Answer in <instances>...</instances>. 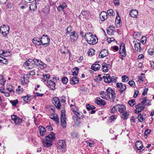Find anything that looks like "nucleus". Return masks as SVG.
<instances>
[{
    "label": "nucleus",
    "mask_w": 154,
    "mask_h": 154,
    "mask_svg": "<svg viewBox=\"0 0 154 154\" xmlns=\"http://www.w3.org/2000/svg\"><path fill=\"white\" fill-rule=\"evenodd\" d=\"M55 139L54 133L51 132L50 134L45 136L42 139V142L43 146L47 147L51 146L52 145V142Z\"/></svg>",
    "instance_id": "f257e3e1"
},
{
    "label": "nucleus",
    "mask_w": 154,
    "mask_h": 154,
    "mask_svg": "<svg viewBox=\"0 0 154 154\" xmlns=\"http://www.w3.org/2000/svg\"><path fill=\"white\" fill-rule=\"evenodd\" d=\"M107 95L106 94L104 95H101L100 97L104 99H106L107 97L109 96V99L111 102H113L115 100L116 97V94L115 93V91L113 90L111 88H108L106 90Z\"/></svg>",
    "instance_id": "f03ea898"
},
{
    "label": "nucleus",
    "mask_w": 154,
    "mask_h": 154,
    "mask_svg": "<svg viewBox=\"0 0 154 154\" xmlns=\"http://www.w3.org/2000/svg\"><path fill=\"white\" fill-rule=\"evenodd\" d=\"M84 38L90 45H94L98 41L96 36L91 33H86L84 36Z\"/></svg>",
    "instance_id": "7ed1b4c3"
},
{
    "label": "nucleus",
    "mask_w": 154,
    "mask_h": 154,
    "mask_svg": "<svg viewBox=\"0 0 154 154\" xmlns=\"http://www.w3.org/2000/svg\"><path fill=\"white\" fill-rule=\"evenodd\" d=\"M103 78L104 79V82L107 83H109L110 82H116V78L115 77L113 76L110 78L109 74H106L103 76Z\"/></svg>",
    "instance_id": "20e7f679"
},
{
    "label": "nucleus",
    "mask_w": 154,
    "mask_h": 154,
    "mask_svg": "<svg viewBox=\"0 0 154 154\" xmlns=\"http://www.w3.org/2000/svg\"><path fill=\"white\" fill-rule=\"evenodd\" d=\"M45 39V36H43V35L40 38H34L33 39L32 42L33 44L35 45L39 46L42 44H43V41Z\"/></svg>",
    "instance_id": "39448f33"
},
{
    "label": "nucleus",
    "mask_w": 154,
    "mask_h": 154,
    "mask_svg": "<svg viewBox=\"0 0 154 154\" xmlns=\"http://www.w3.org/2000/svg\"><path fill=\"white\" fill-rule=\"evenodd\" d=\"M9 27L8 26L4 25L0 27V32L3 35L6 36L9 33Z\"/></svg>",
    "instance_id": "423d86ee"
},
{
    "label": "nucleus",
    "mask_w": 154,
    "mask_h": 154,
    "mask_svg": "<svg viewBox=\"0 0 154 154\" xmlns=\"http://www.w3.org/2000/svg\"><path fill=\"white\" fill-rule=\"evenodd\" d=\"M34 65H36L37 66H38L41 69L44 68L46 66V65L41 61L36 59L33 60Z\"/></svg>",
    "instance_id": "0eeeda50"
},
{
    "label": "nucleus",
    "mask_w": 154,
    "mask_h": 154,
    "mask_svg": "<svg viewBox=\"0 0 154 154\" xmlns=\"http://www.w3.org/2000/svg\"><path fill=\"white\" fill-rule=\"evenodd\" d=\"M63 110H62L61 117V125L63 128L66 127V116L64 112H63Z\"/></svg>",
    "instance_id": "6e6552de"
},
{
    "label": "nucleus",
    "mask_w": 154,
    "mask_h": 154,
    "mask_svg": "<svg viewBox=\"0 0 154 154\" xmlns=\"http://www.w3.org/2000/svg\"><path fill=\"white\" fill-rule=\"evenodd\" d=\"M52 102L54 104L58 109L60 108L61 105L59 98L57 97H54L52 100Z\"/></svg>",
    "instance_id": "1a4fd4ad"
},
{
    "label": "nucleus",
    "mask_w": 154,
    "mask_h": 154,
    "mask_svg": "<svg viewBox=\"0 0 154 154\" xmlns=\"http://www.w3.org/2000/svg\"><path fill=\"white\" fill-rule=\"evenodd\" d=\"M66 144L64 140H60L57 142V148L58 149H62L66 148Z\"/></svg>",
    "instance_id": "9d476101"
},
{
    "label": "nucleus",
    "mask_w": 154,
    "mask_h": 154,
    "mask_svg": "<svg viewBox=\"0 0 154 154\" xmlns=\"http://www.w3.org/2000/svg\"><path fill=\"white\" fill-rule=\"evenodd\" d=\"M136 149L137 150L142 152L145 149V147L143 146L142 142L141 141H137L135 144Z\"/></svg>",
    "instance_id": "9b49d317"
},
{
    "label": "nucleus",
    "mask_w": 154,
    "mask_h": 154,
    "mask_svg": "<svg viewBox=\"0 0 154 154\" xmlns=\"http://www.w3.org/2000/svg\"><path fill=\"white\" fill-rule=\"evenodd\" d=\"M11 117L12 119L14 121L16 125H19L22 122V119L16 115H13L11 116Z\"/></svg>",
    "instance_id": "f8f14e48"
},
{
    "label": "nucleus",
    "mask_w": 154,
    "mask_h": 154,
    "mask_svg": "<svg viewBox=\"0 0 154 154\" xmlns=\"http://www.w3.org/2000/svg\"><path fill=\"white\" fill-rule=\"evenodd\" d=\"M119 54L124 57H125L126 55L125 44L124 43H122L120 46Z\"/></svg>",
    "instance_id": "ddd939ff"
},
{
    "label": "nucleus",
    "mask_w": 154,
    "mask_h": 154,
    "mask_svg": "<svg viewBox=\"0 0 154 154\" xmlns=\"http://www.w3.org/2000/svg\"><path fill=\"white\" fill-rule=\"evenodd\" d=\"M21 78H22L21 82L22 85H24L25 84H27L29 82L28 74L24 75L22 77H21Z\"/></svg>",
    "instance_id": "4468645a"
},
{
    "label": "nucleus",
    "mask_w": 154,
    "mask_h": 154,
    "mask_svg": "<svg viewBox=\"0 0 154 154\" xmlns=\"http://www.w3.org/2000/svg\"><path fill=\"white\" fill-rule=\"evenodd\" d=\"M70 38L71 41L74 42L76 40L78 37V34L75 31L72 32L70 33Z\"/></svg>",
    "instance_id": "2eb2a0df"
},
{
    "label": "nucleus",
    "mask_w": 154,
    "mask_h": 154,
    "mask_svg": "<svg viewBox=\"0 0 154 154\" xmlns=\"http://www.w3.org/2000/svg\"><path fill=\"white\" fill-rule=\"evenodd\" d=\"M117 87L118 88H120L119 90L120 93H122L126 88V86L125 85H122V83H118L116 84Z\"/></svg>",
    "instance_id": "dca6fc26"
},
{
    "label": "nucleus",
    "mask_w": 154,
    "mask_h": 154,
    "mask_svg": "<svg viewBox=\"0 0 154 154\" xmlns=\"http://www.w3.org/2000/svg\"><path fill=\"white\" fill-rule=\"evenodd\" d=\"M108 17L109 15H107V13L105 11L101 12L100 14V18L102 21H103L105 20Z\"/></svg>",
    "instance_id": "f3484780"
},
{
    "label": "nucleus",
    "mask_w": 154,
    "mask_h": 154,
    "mask_svg": "<svg viewBox=\"0 0 154 154\" xmlns=\"http://www.w3.org/2000/svg\"><path fill=\"white\" fill-rule=\"evenodd\" d=\"M47 86L52 90L55 89V83L53 81L50 80L47 82Z\"/></svg>",
    "instance_id": "a211bd4d"
},
{
    "label": "nucleus",
    "mask_w": 154,
    "mask_h": 154,
    "mask_svg": "<svg viewBox=\"0 0 154 154\" xmlns=\"http://www.w3.org/2000/svg\"><path fill=\"white\" fill-rule=\"evenodd\" d=\"M25 64L26 66H29V68L33 67L34 66L33 60L32 59H29L26 61L25 63Z\"/></svg>",
    "instance_id": "6ab92c4d"
},
{
    "label": "nucleus",
    "mask_w": 154,
    "mask_h": 154,
    "mask_svg": "<svg viewBox=\"0 0 154 154\" xmlns=\"http://www.w3.org/2000/svg\"><path fill=\"white\" fill-rule=\"evenodd\" d=\"M115 31V28L112 26H111L107 29V32L109 35L114 34Z\"/></svg>",
    "instance_id": "aec40b11"
},
{
    "label": "nucleus",
    "mask_w": 154,
    "mask_h": 154,
    "mask_svg": "<svg viewBox=\"0 0 154 154\" xmlns=\"http://www.w3.org/2000/svg\"><path fill=\"white\" fill-rule=\"evenodd\" d=\"M95 102L98 105L103 106H104L106 104L105 101L104 100L101 99L99 97H97L96 98Z\"/></svg>",
    "instance_id": "412c9836"
},
{
    "label": "nucleus",
    "mask_w": 154,
    "mask_h": 154,
    "mask_svg": "<svg viewBox=\"0 0 154 154\" xmlns=\"http://www.w3.org/2000/svg\"><path fill=\"white\" fill-rule=\"evenodd\" d=\"M117 22L116 25V27H119L121 25V18L119 15V13L118 12H117V15L116 16V22Z\"/></svg>",
    "instance_id": "4be33fe9"
},
{
    "label": "nucleus",
    "mask_w": 154,
    "mask_h": 154,
    "mask_svg": "<svg viewBox=\"0 0 154 154\" xmlns=\"http://www.w3.org/2000/svg\"><path fill=\"white\" fill-rule=\"evenodd\" d=\"M70 83L72 85H75L79 82V79L76 77H72L70 79Z\"/></svg>",
    "instance_id": "5701e85b"
},
{
    "label": "nucleus",
    "mask_w": 154,
    "mask_h": 154,
    "mask_svg": "<svg viewBox=\"0 0 154 154\" xmlns=\"http://www.w3.org/2000/svg\"><path fill=\"white\" fill-rule=\"evenodd\" d=\"M43 36H45V41H43V44L42 45H45V47H47L49 45V42L50 41V38L48 37L47 35H43Z\"/></svg>",
    "instance_id": "b1692460"
},
{
    "label": "nucleus",
    "mask_w": 154,
    "mask_h": 154,
    "mask_svg": "<svg viewBox=\"0 0 154 154\" xmlns=\"http://www.w3.org/2000/svg\"><path fill=\"white\" fill-rule=\"evenodd\" d=\"M116 108L118 109L120 113H123L126 110V107L123 105H116Z\"/></svg>",
    "instance_id": "393cba45"
},
{
    "label": "nucleus",
    "mask_w": 154,
    "mask_h": 154,
    "mask_svg": "<svg viewBox=\"0 0 154 154\" xmlns=\"http://www.w3.org/2000/svg\"><path fill=\"white\" fill-rule=\"evenodd\" d=\"M108 55V51L106 49L102 50L99 54V57L101 58H103Z\"/></svg>",
    "instance_id": "a878e982"
},
{
    "label": "nucleus",
    "mask_w": 154,
    "mask_h": 154,
    "mask_svg": "<svg viewBox=\"0 0 154 154\" xmlns=\"http://www.w3.org/2000/svg\"><path fill=\"white\" fill-rule=\"evenodd\" d=\"M39 133L41 136H43L45 135L46 132V130L45 128L42 126L40 125L39 126Z\"/></svg>",
    "instance_id": "bb28decb"
},
{
    "label": "nucleus",
    "mask_w": 154,
    "mask_h": 154,
    "mask_svg": "<svg viewBox=\"0 0 154 154\" xmlns=\"http://www.w3.org/2000/svg\"><path fill=\"white\" fill-rule=\"evenodd\" d=\"M73 113L75 114L76 117L79 119H82L83 117V114L81 112H77L75 110H73Z\"/></svg>",
    "instance_id": "cd10ccee"
},
{
    "label": "nucleus",
    "mask_w": 154,
    "mask_h": 154,
    "mask_svg": "<svg viewBox=\"0 0 154 154\" xmlns=\"http://www.w3.org/2000/svg\"><path fill=\"white\" fill-rule=\"evenodd\" d=\"M138 14V11L137 10L135 9L131 11L130 12V15L133 17H135L137 16Z\"/></svg>",
    "instance_id": "c85d7f7f"
},
{
    "label": "nucleus",
    "mask_w": 154,
    "mask_h": 154,
    "mask_svg": "<svg viewBox=\"0 0 154 154\" xmlns=\"http://www.w3.org/2000/svg\"><path fill=\"white\" fill-rule=\"evenodd\" d=\"M31 96L29 94H28L26 96H24L22 97L23 98V100L26 102V103H28L32 99L31 98Z\"/></svg>",
    "instance_id": "c756f323"
},
{
    "label": "nucleus",
    "mask_w": 154,
    "mask_h": 154,
    "mask_svg": "<svg viewBox=\"0 0 154 154\" xmlns=\"http://www.w3.org/2000/svg\"><path fill=\"white\" fill-rule=\"evenodd\" d=\"M100 68V65L98 64L95 63L93 64L91 66V69L94 70L96 71Z\"/></svg>",
    "instance_id": "7c9ffc66"
},
{
    "label": "nucleus",
    "mask_w": 154,
    "mask_h": 154,
    "mask_svg": "<svg viewBox=\"0 0 154 154\" xmlns=\"http://www.w3.org/2000/svg\"><path fill=\"white\" fill-rule=\"evenodd\" d=\"M134 45L135 50L137 51H141V48L140 46V43H135Z\"/></svg>",
    "instance_id": "2f4dec72"
},
{
    "label": "nucleus",
    "mask_w": 154,
    "mask_h": 154,
    "mask_svg": "<svg viewBox=\"0 0 154 154\" xmlns=\"http://www.w3.org/2000/svg\"><path fill=\"white\" fill-rule=\"evenodd\" d=\"M135 108L137 109L142 111L144 108V105H143L142 103H139L137 105L135 106Z\"/></svg>",
    "instance_id": "473e14b6"
},
{
    "label": "nucleus",
    "mask_w": 154,
    "mask_h": 154,
    "mask_svg": "<svg viewBox=\"0 0 154 154\" xmlns=\"http://www.w3.org/2000/svg\"><path fill=\"white\" fill-rule=\"evenodd\" d=\"M103 71L104 72H107L108 71L107 67L106 66V64L105 62L103 63L102 64Z\"/></svg>",
    "instance_id": "72a5a7b5"
},
{
    "label": "nucleus",
    "mask_w": 154,
    "mask_h": 154,
    "mask_svg": "<svg viewBox=\"0 0 154 154\" xmlns=\"http://www.w3.org/2000/svg\"><path fill=\"white\" fill-rule=\"evenodd\" d=\"M43 78L42 81L43 82H45L50 79V75L49 74L43 75Z\"/></svg>",
    "instance_id": "f704fd0d"
},
{
    "label": "nucleus",
    "mask_w": 154,
    "mask_h": 154,
    "mask_svg": "<svg viewBox=\"0 0 154 154\" xmlns=\"http://www.w3.org/2000/svg\"><path fill=\"white\" fill-rule=\"evenodd\" d=\"M66 7L67 6L66 4H64L63 5H59L57 8V10L58 11H60L66 8Z\"/></svg>",
    "instance_id": "c9c22d12"
},
{
    "label": "nucleus",
    "mask_w": 154,
    "mask_h": 154,
    "mask_svg": "<svg viewBox=\"0 0 154 154\" xmlns=\"http://www.w3.org/2000/svg\"><path fill=\"white\" fill-rule=\"evenodd\" d=\"M107 15L114 16L115 15V13L112 9H109L107 11Z\"/></svg>",
    "instance_id": "e433bc0d"
},
{
    "label": "nucleus",
    "mask_w": 154,
    "mask_h": 154,
    "mask_svg": "<svg viewBox=\"0 0 154 154\" xmlns=\"http://www.w3.org/2000/svg\"><path fill=\"white\" fill-rule=\"evenodd\" d=\"M23 91V89L22 88H21V86L20 85H19L18 86V88L16 90V91L17 93L21 94L22 93Z\"/></svg>",
    "instance_id": "4c0bfd02"
},
{
    "label": "nucleus",
    "mask_w": 154,
    "mask_h": 154,
    "mask_svg": "<svg viewBox=\"0 0 154 154\" xmlns=\"http://www.w3.org/2000/svg\"><path fill=\"white\" fill-rule=\"evenodd\" d=\"M129 115V113L127 112H123V114L122 117L124 120H126L128 119V116Z\"/></svg>",
    "instance_id": "58836bf2"
},
{
    "label": "nucleus",
    "mask_w": 154,
    "mask_h": 154,
    "mask_svg": "<svg viewBox=\"0 0 154 154\" xmlns=\"http://www.w3.org/2000/svg\"><path fill=\"white\" fill-rule=\"evenodd\" d=\"M79 68L77 67H75L73 69V71L72 72V75L74 76L77 75L78 73Z\"/></svg>",
    "instance_id": "ea45409f"
},
{
    "label": "nucleus",
    "mask_w": 154,
    "mask_h": 154,
    "mask_svg": "<svg viewBox=\"0 0 154 154\" xmlns=\"http://www.w3.org/2000/svg\"><path fill=\"white\" fill-rule=\"evenodd\" d=\"M94 50L92 48H90L88 51V56H92L94 54Z\"/></svg>",
    "instance_id": "a19ab883"
},
{
    "label": "nucleus",
    "mask_w": 154,
    "mask_h": 154,
    "mask_svg": "<svg viewBox=\"0 0 154 154\" xmlns=\"http://www.w3.org/2000/svg\"><path fill=\"white\" fill-rule=\"evenodd\" d=\"M86 108L88 110L94 109L95 108V107L94 106L90 105L89 104H88L86 105Z\"/></svg>",
    "instance_id": "79ce46f5"
},
{
    "label": "nucleus",
    "mask_w": 154,
    "mask_h": 154,
    "mask_svg": "<svg viewBox=\"0 0 154 154\" xmlns=\"http://www.w3.org/2000/svg\"><path fill=\"white\" fill-rule=\"evenodd\" d=\"M50 117L51 119H53L54 121L57 122V123L59 122V119L58 117L55 116H54L52 114L51 115Z\"/></svg>",
    "instance_id": "37998d69"
},
{
    "label": "nucleus",
    "mask_w": 154,
    "mask_h": 154,
    "mask_svg": "<svg viewBox=\"0 0 154 154\" xmlns=\"http://www.w3.org/2000/svg\"><path fill=\"white\" fill-rule=\"evenodd\" d=\"M115 118V116L114 115L111 116L108 119V122H112L114 121Z\"/></svg>",
    "instance_id": "c03bdc74"
},
{
    "label": "nucleus",
    "mask_w": 154,
    "mask_h": 154,
    "mask_svg": "<svg viewBox=\"0 0 154 154\" xmlns=\"http://www.w3.org/2000/svg\"><path fill=\"white\" fill-rule=\"evenodd\" d=\"M10 103L12 104L13 106H16L18 103V101L17 99H16L14 100H11Z\"/></svg>",
    "instance_id": "a18cd8bd"
},
{
    "label": "nucleus",
    "mask_w": 154,
    "mask_h": 154,
    "mask_svg": "<svg viewBox=\"0 0 154 154\" xmlns=\"http://www.w3.org/2000/svg\"><path fill=\"white\" fill-rule=\"evenodd\" d=\"M122 81L123 82H126L128 81V77L126 75H124L122 77Z\"/></svg>",
    "instance_id": "49530a36"
},
{
    "label": "nucleus",
    "mask_w": 154,
    "mask_h": 154,
    "mask_svg": "<svg viewBox=\"0 0 154 154\" xmlns=\"http://www.w3.org/2000/svg\"><path fill=\"white\" fill-rule=\"evenodd\" d=\"M62 81L63 83L66 84L68 82V79L67 77L64 76L62 78Z\"/></svg>",
    "instance_id": "de8ad7c7"
},
{
    "label": "nucleus",
    "mask_w": 154,
    "mask_h": 154,
    "mask_svg": "<svg viewBox=\"0 0 154 154\" xmlns=\"http://www.w3.org/2000/svg\"><path fill=\"white\" fill-rule=\"evenodd\" d=\"M138 119L139 122H142L143 121V118L141 114H139L138 115Z\"/></svg>",
    "instance_id": "09e8293b"
},
{
    "label": "nucleus",
    "mask_w": 154,
    "mask_h": 154,
    "mask_svg": "<svg viewBox=\"0 0 154 154\" xmlns=\"http://www.w3.org/2000/svg\"><path fill=\"white\" fill-rule=\"evenodd\" d=\"M135 102V100L133 99L131 100H129L128 101V103L131 106H132L135 104L134 103Z\"/></svg>",
    "instance_id": "8fccbe9b"
},
{
    "label": "nucleus",
    "mask_w": 154,
    "mask_h": 154,
    "mask_svg": "<svg viewBox=\"0 0 154 154\" xmlns=\"http://www.w3.org/2000/svg\"><path fill=\"white\" fill-rule=\"evenodd\" d=\"M140 36V33L139 32H134L133 34V36L135 38H137Z\"/></svg>",
    "instance_id": "3c124183"
},
{
    "label": "nucleus",
    "mask_w": 154,
    "mask_h": 154,
    "mask_svg": "<svg viewBox=\"0 0 154 154\" xmlns=\"http://www.w3.org/2000/svg\"><path fill=\"white\" fill-rule=\"evenodd\" d=\"M128 84L130 85L131 86L134 87V85H135L134 82L132 80H131L128 82Z\"/></svg>",
    "instance_id": "603ef678"
},
{
    "label": "nucleus",
    "mask_w": 154,
    "mask_h": 154,
    "mask_svg": "<svg viewBox=\"0 0 154 154\" xmlns=\"http://www.w3.org/2000/svg\"><path fill=\"white\" fill-rule=\"evenodd\" d=\"M0 84L2 85H5L6 81L4 79H0Z\"/></svg>",
    "instance_id": "864d4df0"
},
{
    "label": "nucleus",
    "mask_w": 154,
    "mask_h": 154,
    "mask_svg": "<svg viewBox=\"0 0 154 154\" xmlns=\"http://www.w3.org/2000/svg\"><path fill=\"white\" fill-rule=\"evenodd\" d=\"M72 30V27L71 26H68L66 30L67 31V32L66 33V34H68V33H69L70 32H71Z\"/></svg>",
    "instance_id": "5fc2aeb1"
},
{
    "label": "nucleus",
    "mask_w": 154,
    "mask_h": 154,
    "mask_svg": "<svg viewBox=\"0 0 154 154\" xmlns=\"http://www.w3.org/2000/svg\"><path fill=\"white\" fill-rule=\"evenodd\" d=\"M46 128L48 131H51L53 130V128L51 125L47 126L46 127Z\"/></svg>",
    "instance_id": "6e6d98bb"
},
{
    "label": "nucleus",
    "mask_w": 154,
    "mask_h": 154,
    "mask_svg": "<svg viewBox=\"0 0 154 154\" xmlns=\"http://www.w3.org/2000/svg\"><path fill=\"white\" fill-rule=\"evenodd\" d=\"M148 52L150 55H152L154 53V51L152 49H149L148 50Z\"/></svg>",
    "instance_id": "4d7b16f0"
},
{
    "label": "nucleus",
    "mask_w": 154,
    "mask_h": 154,
    "mask_svg": "<svg viewBox=\"0 0 154 154\" xmlns=\"http://www.w3.org/2000/svg\"><path fill=\"white\" fill-rule=\"evenodd\" d=\"M83 59V57L82 56H81L79 57V59L76 60V61L78 63H80L82 62Z\"/></svg>",
    "instance_id": "13d9d810"
},
{
    "label": "nucleus",
    "mask_w": 154,
    "mask_h": 154,
    "mask_svg": "<svg viewBox=\"0 0 154 154\" xmlns=\"http://www.w3.org/2000/svg\"><path fill=\"white\" fill-rule=\"evenodd\" d=\"M115 40L114 38H111L108 39V41L109 43H110L112 42L113 41Z\"/></svg>",
    "instance_id": "bf43d9fd"
},
{
    "label": "nucleus",
    "mask_w": 154,
    "mask_h": 154,
    "mask_svg": "<svg viewBox=\"0 0 154 154\" xmlns=\"http://www.w3.org/2000/svg\"><path fill=\"white\" fill-rule=\"evenodd\" d=\"M88 11H83L81 12V14L83 15H86L88 14Z\"/></svg>",
    "instance_id": "052dcab7"
},
{
    "label": "nucleus",
    "mask_w": 154,
    "mask_h": 154,
    "mask_svg": "<svg viewBox=\"0 0 154 154\" xmlns=\"http://www.w3.org/2000/svg\"><path fill=\"white\" fill-rule=\"evenodd\" d=\"M116 111V106H113L111 110V112L112 113H114Z\"/></svg>",
    "instance_id": "680f3d73"
},
{
    "label": "nucleus",
    "mask_w": 154,
    "mask_h": 154,
    "mask_svg": "<svg viewBox=\"0 0 154 154\" xmlns=\"http://www.w3.org/2000/svg\"><path fill=\"white\" fill-rule=\"evenodd\" d=\"M65 98L66 97L64 96H62L61 97V102L63 103H65L66 101Z\"/></svg>",
    "instance_id": "e2e57ef3"
},
{
    "label": "nucleus",
    "mask_w": 154,
    "mask_h": 154,
    "mask_svg": "<svg viewBox=\"0 0 154 154\" xmlns=\"http://www.w3.org/2000/svg\"><path fill=\"white\" fill-rule=\"evenodd\" d=\"M150 130L149 129H147L145 131V132L144 133V134L146 135H147L150 131Z\"/></svg>",
    "instance_id": "0e129e2a"
},
{
    "label": "nucleus",
    "mask_w": 154,
    "mask_h": 154,
    "mask_svg": "<svg viewBox=\"0 0 154 154\" xmlns=\"http://www.w3.org/2000/svg\"><path fill=\"white\" fill-rule=\"evenodd\" d=\"M8 0H0V4H5Z\"/></svg>",
    "instance_id": "69168bd1"
},
{
    "label": "nucleus",
    "mask_w": 154,
    "mask_h": 154,
    "mask_svg": "<svg viewBox=\"0 0 154 154\" xmlns=\"http://www.w3.org/2000/svg\"><path fill=\"white\" fill-rule=\"evenodd\" d=\"M27 74H28V76L29 75H35V72L33 71H31L29 72V73H28Z\"/></svg>",
    "instance_id": "338daca9"
},
{
    "label": "nucleus",
    "mask_w": 154,
    "mask_h": 154,
    "mask_svg": "<svg viewBox=\"0 0 154 154\" xmlns=\"http://www.w3.org/2000/svg\"><path fill=\"white\" fill-rule=\"evenodd\" d=\"M8 53L9 54V53L7 51L5 52V51H3L2 52V54H3V56L5 57H6V56H8V55L7 54H8Z\"/></svg>",
    "instance_id": "774afa93"
}]
</instances>
